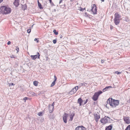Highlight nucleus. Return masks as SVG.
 Segmentation results:
<instances>
[{
  "instance_id": "42",
  "label": "nucleus",
  "mask_w": 130,
  "mask_h": 130,
  "mask_svg": "<svg viewBox=\"0 0 130 130\" xmlns=\"http://www.w3.org/2000/svg\"><path fill=\"white\" fill-rule=\"evenodd\" d=\"M51 4L52 3V0H49Z\"/></svg>"
},
{
  "instance_id": "49",
  "label": "nucleus",
  "mask_w": 130,
  "mask_h": 130,
  "mask_svg": "<svg viewBox=\"0 0 130 130\" xmlns=\"http://www.w3.org/2000/svg\"><path fill=\"white\" fill-rule=\"evenodd\" d=\"M25 99H27V98L25 97L24 98V100H25Z\"/></svg>"
},
{
  "instance_id": "38",
  "label": "nucleus",
  "mask_w": 130,
  "mask_h": 130,
  "mask_svg": "<svg viewBox=\"0 0 130 130\" xmlns=\"http://www.w3.org/2000/svg\"><path fill=\"white\" fill-rule=\"evenodd\" d=\"M48 60V57H46V61H47Z\"/></svg>"
},
{
  "instance_id": "39",
  "label": "nucleus",
  "mask_w": 130,
  "mask_h": 130,
  "mask_svg": "<svg viewBox=\"0 0 130 130\" xmlns=\"http://www.w3.org/2000/svg\"><path fill=\"white\" fill-rule=\"evenodd\" d=\"M31 93L33 95H34L35 94V93L34 92H31V93Z\"/></svg>"
},
{
  "instance_id": "26",
  "label": "nucleus",
  "mask_w": 130,
  "mask_h": 130,
  "mask_svg": "<svg viewBox=\"0 0 130 130\" xmlns=\"http://www.w3.org/2000/svg\"><path fill=\"white\" fill-rule=\"evenodd\" d=\"M53 41L54 44H55L57 42V40L56 39L54 40H53Z\"/></svg>"
},
{
  "instance_id": "21",
  "label": "nucleus",
  "mask_w": 130,
  "mask_h": 130,
  "mask_svg": "<svg viewBox=\"0 0 130 130\" xmlns=\"http://www.w3.org/2000/svg\"><path fill=\"white\" fill-rule=\"evenodd\" d=\"M38 82L36 81H35L34 82V85L35 86H37L38 85Z\"/></svg>"
},
{
  "instance_id": "25",
  "label": "nucleus",
  "mask_w": 130,
  "mask_h": 130,
  "mask_svg": "<svg viewBox=\"0 0 130 130\" xmlns=\"http://www.w3.org/2000/svg\"><path fill=\"white\" fill-rule=\"evenodd\" d=\"M85 84L87 85V84L85 83H82L80 84H80V86H82L83 85L85 86Z\"/></svg>"
},
{
  "instance_id": "5",
  "label": "nucleus",
  "mask_w": 130,
  "mask_h": 130,
  "mask_svg": "<svg viewBox=\"0 0 130 130\" xmlns=\"http://www.w3.org/2000/svg\"><path fill=\"white\" fill-rule=\"evenodd\" d=\"M110 118L108 116H105L104 118H102L100 120L101 123L105 124L109 122Z\"/></svg>"
},
{
  "instance_id": "3",
  "label": "nucleus",
  "mask_w": 130,
  "mask_h": 130,
  "mask_svg": "<svg viewBox=\"0 0 130 130\" xmlns=\"http://www.w3.org/2000/svg\"><path fill=\"white\" fill-rule=\"evenodd\" d=\"M121 17V15L119 14L118 13H116L115 14V18L113 20L114 23L116 25H117L119 24L120 22V18Z\"/></svg>"
},
{
  "instance_id": "17",
  "label": "nucleus",
  "mask_w": 130,
  "mask_h": 130,
  "mask_svg": "<svg viewBox=\"0 0 130 130\" xmlns=\"http://www.w3.org/2000/svg\"><path fill=\"white\" fill-rule=\"evenodd\" d=\"M22 8L24 10L27 9V6L26 5H22Z\"/></svg>"
},
{
  "instance_id": "1",
  "label": "nucleus",
  "mask_w": 130,
  "mask_h": 130,
  "mask_svg": "<svg viewBox=\"0 0 130 130\" xmlns=\"http://www.w3.org/2000/svg\"><path fill=\"white\" fill-rule=\"evenodd\" d=\"M107 103L109 104L112 107H115L118 105L119 101L118 100H115L111 98H109L107 101Z\"/></svg>"
},
{
  "instance_id": "24",
  "label": "nucleus",
  "mask_w": 130,
  "mask_h": 130,
  "mask_svg": "<svg viewBox=\"0 0 130 130\" xmlns=\"http://www.w3.org/2000/svg\"><path fill=\"white\" fill-rule=\"evenodd\" d=\"M53 32L55 35H57L58 34V32L56 31V30L54 29Z\"/></svg>"
},
{
  "instance_id": "48",
  "label": "nucleus",
  "mask_w": 130,
  "mask_h": 130,
  "mask_svg": "<svg viewBox=\"0 0 130 130\" xmlns=\"http://www.w3.org/2000/svg\"><path fill=\"white\" fill-rule=\"evenodd\" d=\"M83 9V10H85V8H84V9Z\"/></svg>"
},
{
  "instance_id": "53",
  "label": "nucleus",
  "mask_w": 130,
  "mask_h": 130,
  "mask_svg": "<svg viewBox=\"0 0 130 130\" xmlns=\"http://www.w3.org/2000/svg\"><path fill=\"white\" fill-rule=\"evenodd\" d=\"M64 6H65V4H64Z\"/></svg>"
},
{
  "instance_id": "44",
  "label": "nucleus",
  "mask_w": 130,
  "mask_h": 130,
  "mask_svg": "<svg viewBox=\"0 0 130 130\" xmlns=\"http://www.w3.org/2000/svg\"><path fill=\"white\" fill-rule=\"evenodd\" d=\"M3 0H0V3L2 2L3 1Z\"/></svg>"
},
{
  "instance_id": "33",
  "label": "nucleus",
  "mask_w": 130,
  "mask_h": 130,
  "mask_svg": "<svg viewBox=\"0 0 130 130\" xmlns=\"http://www.w3.org/2000/svg\"><path fill=\"white\" fill-rule=\"evenodd\" d=\"M9 86H12V85H14V84H13V83H11V84H9Z\"/></svg>"
},
{
  "instance_id": "13",
  "label": "nucleus",
  "mask_w": 130,
  "mask_h": 130,
  "mask_svg": "<svg viewBox=\"0 0 130 130\" xmlns=\"http://www.w3.org/2000/svg\"><path fill=\"white\" fill-rule=\"evenodd\" d=\"M112 125L111 124L110 125L107 126L105 127V130H111L112 128Z\"/></svg>"
},
{
  "instance_id": "46",
  "label": "nucleus",
  "mask_w": 130,
  "mask_h": 130,
  "mask_svg": "<svg viewBox=\"0 0 130 130\" xmlns=\"http://www.w3.org/2000/svg\"><path fill=\"white\" fill-rule=\"evenodd\" d=\"M113 26H111V27H110V28L111 29H112V28H113Z\"/></svg>"
},
{
  "instance_id": "35",
  "label": "nucleus",
  "mask_w": 130,
  "mask_h": 130,
  "mask_svg": "<svg viewBox=\"0 0 130 130\" xmlns=\"http://www.w3.org/2000/svg\"><path fill=\"white\" fill-rule=\"evenodd\" d=\"M93 8H94L95 7H96V5L95 4H93Z\"/></svg>"
},
{
  "instance_id": "40",
  "label": "nucleus",
  "mask_w": 130,
  "mask_h": 130,
  "mask_svg": "<svg viewBox=\"0 0 130 130\" xmlns=\"http://www.w3.org/2000/svg\"><path fill=\"white\" fill-rule=\"evenodd\" d=\"M104 62V61L103 60H101V62L102 63H103Z\"/></svg>"
},
{
  "instance_id": "50",
  "label": "nucleus",
  "mask_w": 130,
  "mask_h": 130,
  "mask_svg": "<svg viewBox=\"0 0 130 130\" xmlns=\"http://www.w3.org/2000/svg\"><path fill=\"white\" fill-rule=\"evenodd\" d=\"M128 101L129 102H130V99Z\"/></svg>"
},
{
  "instance_id": "54",
  "label": "nucleus",
  "mask_w": 130,
  "mask_h": 130,
  "mask_svg": "<svg viewBox=\"0 0 130 130\" xmlns=\"http://www.w3.org/2000/svg\"><path fill=\"white\" fill-rule=\"evenodd\" d=\"M26 99H25V100H26Z\"/></svg>"
},
{
  "instance_id": "19",
  "label": "nucleus",
  "mask_w": 130,
  "mask_h": 130,
  "mask_svg": "<svg viewBox=\"0 0 130 130\" xmlns=\"http://www.w3.org/2000/svg\"><path fill=\"white\" fill-rule=\"evenodd\" d=\"M75 115L74 113L71 114L70 116V120L72 121L73 120V117Z\"/></svg>"
},
{
  "instance_id": "43",
  "label": "nucleus",
  "mask_w": 130,
  "mask_h": 130,
  "mask_svg": "<svg viewBox=\"0 0 130 130\" xmlns=\"http://www.w3.org/2000/svg\"><path fill=\"white\" fill-rule=\"evenodd\" d=\"M54 11L55 12L56 11V9H54L53 11Z\"/></svg>"
},
{
  "instance_id": "2",
  "label": "nucleus",
  "mask_w": 130,
  "mask_h": 130,
  "mask_svg": "<svg viewBox=\"0 0 130 130\" xmlns=\"http://www.w3.org/2000/svg\"><path fill=\"white\" fill-rule=\"evenodd\" d=\"M11 9L10 8L5 6H2L0 8V13L8 14L11 13Z\"/></svg>"
},
{
  "instance_id": "22",
  "label": "nucleus",
  "mask_w": 130,
  "mask_h": 130,
  "mask_svg": "<svg viewBox=\"0 0 130 130\" xmlns=\"http://www.w3.org/2000/svg\"><path fill=\"white\" fill-rule=\"evenodd\" d=\"M43 113V112H42L41 111L40 112H39L38 113V115L39 116H42Z\"/></svg>"
},
{
  "instance_id": "16",
  "label": "nucleus",
  "mask_w": 130,
  "mask_h": 130,
  "mask_svg": "<svg viewBox=\"0 0 130 130\" xmlns=\"http://www.w3.org/2000/svg\"><path fill=\"white\" fill-rule=\"evenodd\" d=\"M83 102V101L80 98L78 99V103L79 104L80 106L82 105V103Z\"/></svg>"
},
{
  "instance_id": "18",
  "label": "nucleus",
  "mask_w": 130,
  "mask_h": 130,
  "mask_svg": "<svg viewBox=\"0 0 130 130\" xmlns=\"http://www.w3.org/2000/svg\"><path fill=\"white\" fill-rule=\"evenodd\" d=\"M111 88H112V87L111 86L106 87L105 88L103 89V92L107 90L108 89H109Z\"/></svg>"
},
{
  "instance_id": "32",
  "label": "nucleus",
  "mask_w": 130,
  "mask_h": 130,
  "mask_svg": "<svg viewBox=\"0 0 130 130\" xmlns=\"http://www.w3.org/2000/svg\"><path fill=\"white\" fill-rule=\"evenodd\" d=\"M34 41H37V43H38L39 42V41L36 38H35L34 39Z\"/></svg>"
},
{
  "instance_id": "6",
  "label": "nucleus",
  "mask_w": 130,
  "mask_h": 130,
  "mask_svg": "<svg viewBox=\"0 0 130 130\" xmlns=\"http://www.w3.org/2000/svg\"><path fill=\"white\" fill-rule=\"evenodd\" d=\"M78 86H76L74 88H73L72 90L69 92V94L72 95L75 93L78 89Z\"/></svg>"
},
{
  "instance_id": "52",
  "label": "nucleus",
  "mask_w": 130,
  "mask_h": 130,
  "mask_svg": "<svg viewBox=\"0 0 130 130\" xmlns=\"http://www.w3.org/2000/svg\"><path fill=\"white\" fill-rule=\"evenodd\" d=\"M85 14H87V13H86V12L85 13Z\"/></svg>"
},
{
  "instance_id": "15",
  "label": "nucleus",
  "mask_w": 130,
  "mask_h": 130,
  "mask_svg": "<svg viewBox=\"0 0 130 130\" xmlns=\"http://www.w3.org/2000/svg\"><path fill=\"white\" fill-rule=\"evenodd\" d=\"M54 81L52 82V84H51V87H53V86L55 85V82L56 81L57 78L56 77V76L55 75L54 76Z\"/></svg>"
},
{
  "instance_id": "14",
  "label": "nucleus",
  "mask_w": 130,
  "mask_h": 130,
  "mask_svg": "<svg viewBox=\"0 0 130 130\" xmlns=\"http://www.w3.org/2000/svg\"><path fill=\"white\" fill-rule=\"evenodd\" d=\"M19 0H15L13 3L14 4L16 7H17L19 5Z\"/></svg>"
},
{
  "instance_id": "51",
  "label": "nucleus",
  "mask_w": 130,
  "mask_h": 130,
  "mask_svg": "<svg viewBox=\"0 0 130 130\" xmlns=\"http://www.w3.org/2000/svg\"><path fill=\"white\" fill-rule=\"evenodd\" d=\"M92 7H93V9H94V8H93V6H92Z\"/></svg>"
},
{
  "instance_id": "8",
  "label": "nucleus",
  "mask_w": 130,
  "mask_h": 130,
  "mask_svg": "<svg viewBox=\"0 0 130 130\" xmlns=\"http://www.w3.org/2000/svg\"><path fill=\"white\" fill-rule=\"evenodd\" d=\"M94 118L96 122L97 123L99 121V119L100 118V116L99 114L97 113L94 115Z\"/></svg>"
},
{
  "instance_id": "36",
  "label": "nucleus",
  "mask_w": 130,
  "mask_h": 130,
  "mask_svg": "<svg viewBox=\"0 0 130 130\" xmlns=\"http://www.w3.org/2000/svg\"><path fill=\"white\" fill-rule=\"evenodd\" d=\"M64 0H60L59 1V4H60L62 2V1H63Z\"/></svg>"
},
{
  "instance_id": "23",
  "label": "nucleus",
  "mask_w": 130,
  "mask_h": 130,
  "mask_svg": "<svg viewBox=\"0 0 130 130\" xmlns=\"http://www.w3.org/2000/svg\"><path fill=\"white\" fill-rule=\"evenodd\" d=\"M125 130H130V125H129L127 126Z\"/></svg>"
},
{
  "instance_id": "47",
  "label": "nucleus",
  "mask_w": 130,
  "mask_h": 130,
  "mask_svg": "<svg viewBox=\"0 0 130 130\" xmlns=\"http://www.w3.org/2000/svg\"><path fill=\"white\" fill-rule=\"evenodd\" d=\"M102 2H104V0H101Z\"/></svg>"
},
{
  "instance_id": "10",
  "label": "nucleus",
  "mask_w": 130,
  "mask_h": 130,
  "mask_svg": "<svg viewBox=\"0 0 130 130\" xmlns=\"http://www.w3.org/2000/svg\"><path fill=\"white\" fill-rule=\"evenodd\" d=\"M86 128L83 126H78L75 128V130H86Z\"/></svg>"
},
{
  "instance_id": "34",
  "label": "nucleus",
  "mask_w": 130,
  "mask_h": 130,
  "mask_svg": "<svg viewBox=\"0 0 130 130\" xmlns=\"http://www.w3.org/2000/svg\"><path fill=\"white\" fill-rule=\"evenodd\" d=\"M11 42L10 41H9L7 43V44L8 45H9L11 44Z\"/></svg>"
},
{
  "instance_id": "4",
  "label": "nucleus",
  "mask_w": 130,
  "mask_h": 130,
  "mask_svg": "<svg viewBox=\"0 0 130 130\" xmlns=\"http://www.w3.org/2000/svg\"><path fill=\"white\" fill-rule=\"evenodd\" d=\"M102 93V92L101 90L95 92V93L94 95L93 96L92 98V99L94 101L97 100L98 98L99 95Z\"/></svg>"
},
{
  "instance_id": "9",
  "label": "nucleus",
  "mask_w": 130,
  "mask_h": 130,
  "mask_svg": "<svg viewBox=\"0 0 130 130\" xmlns=\"http://www.w3.org/2000/svg\"><path fill=\"white\" fill-rule=\"evenodd\" d=\"M37 55H31L30 57L31 59L33 60H35L37 58H38L39 59L40 58V54L38 52H37Z\"/></svg>"
},
{
  "instance_id": "29",
  "label": "nucleus",
  "mask_w": 130,
  "mask_h": 130,
  "mask_svg": "<svg viewBox=\"0 0 130 130\" xmlns=\"http://www.w3.org/2000/svg\"><path fill=\"white\" fill-rule=\"evenodd\" d=\"M31 29H30L27 30V32L28 33H29L31 32Z\"/></svg>"
},
{
  "instance_id": "11",
  "label": "nucleus",
  "mask_w": 130,
  "mask_h": 130,
  "mask_svg": "<svg viewBox=\"0 0 130 130\" xmlns=\"http://www.w3.org/2000/svg\"><path fill=\"white\" fill-rule=\"evenodd\" d=\"M129 119V118L128 117H124L123 118V119L124 121L126 123L128 124H129L130 123Z\"/></svg>"
},
{
  "instance_id": "12",
  "label": "nucleus",
  "mask_w": 130,
  "mask_h": 130,
  "mask_svg": "<svg viewBox=\"0 0 130 130\" xmlns=\"http://www.w3.org/2000/svg\"><path fill=\"white\" fill-rule=\"evenodd\" d=\"M97 7H95L94 8V9H93V7L92 8L91 10V11L93 12V13L94 14H97Z\"/></svg>"
},
{
  "instance_id": "45",
  "label": "nucleus",
  "mask_w": 130,
  "mask_h": 130,
  "mask_svg": "<svg viewBox=\"0 0 130 130\" xmlns=\"http://www.w3.org/2000/svg\"><path fill=\"white\" fill-rule=\"evenodd\" d=\"M11 58H14V57H13V55H12V56H11Z\"/></svg>"
},
{
  "instance_id": "20",
  "label": "nucleus",
  "mask_w": 130,
  "mask_h": 130,
  "mask_svg": "<svg viewBox=\"0 0 130 130\" xmlns=\"http://www.w3.org/2000/svg\"><path fill=\"white\" fill-rule=\"evenodd\" d=\"M38 6L39 7V8L40 9H42L43 7H42V6L41 4L39 3V1H38Z\"/></svg>"
},
{
  "instance_id": "28",
  "label": "nucleus",
  "mask_w": 130,
  "mask_h": 130,
  "mask_svg": "<svg viewBox=\"0 0 130 130\" xmlns=\"http://www.w3.org/2000/svg\"><path fill=\"white\" fill-rule=\"evenodd\" d=\"M54 103L53 102L51 105V107L52 108H53V109L54 108Z\"/></svg>"
},
{
  "instance_id": "31",
  "label": "nucleus",
  "mask_w": 130,
  "mask_h": 130,
  "mask_svg": "<svg viewBox=\"0 0 130 130\" xmlns=\"http://www.w3.org/2000/svg\"><path fill=\"white\" fill-rule=\"evenodd\" d=\"M88 99H87L86 100V101L84 103V104H86L88 102Z\"/></svg>"
},
{
  "instance_id": "27",
  "label": "nucleus",
  "mask_w": 130,
  "mask_h": 130,
  "mask_svg": "<svg viewBox=\"0 0 130 130\" xmlns=\"http://www.w3.org/2000/svg\"><path fill=\"white\" fill-rule=\"evenodd\" d=\"M115 73L117 74H121V72H118V71H116L115 72Z\"/></svg>"
},
{
  "instance_id": "30",
  "label": "nucleus",
  "mask_w": 130,
  "mask_h": 130,
  "mask_svg": "<svg viewBox=\"0 0 130 130\" xmlns=\"http://www.w3.org/2000/svg\"><path fill=\"white\" fill-rule=\"evenodd\" d=\"M17 48L16 49V50L17 51V52L18 53V52L19 51V48L17 46Z\"/></svg>"
},
{
  "instance_id": "37",
  "label": "nucleus",
  "mask_w": 130,
  "mask_h": 130,
  "mask_svg": "<svg viewBox=\"0 0 130 130\" xmlns=\"http://www.w3.org/2000/svg\"><path fill=\"white\" fill-rule=\"evenodd\" d=\"M80 11H82L83 10V8H81L80 9Z\"/></svg>"
},
{
  "instance_id": "41",
  "label": "nucleus",
  "mask_w": 130,
  "mask_h": 130,
  "mask_svg": "<svg viewBox=\"0 0 130 130\" xmlns=\"http://www.w3.org/2000/svg\"><path fill=\"white\" fill-rule=\"evenodd\" d=\"M62 37V35H60V38H61Z\"/></svg>"
},
{
  "instance_id": "7",
  "label": "nucleus",
  "mask_w": 130,
  "mask_h": 130,
  "mask_svg": "<svg viewBox=\"0 0 130 130\" xmlns=\"http://www.w3.org/2000/svg\"><path fill=\"white\" fill-rule=\"evenodd\" d=\"M68 116V114L67 113H65L63 116V120L65 123H66L67 122V118Z\"/></svg>"
}]
</instances>
